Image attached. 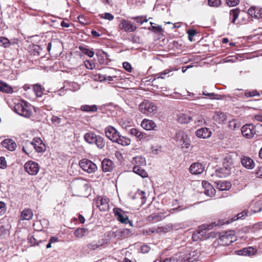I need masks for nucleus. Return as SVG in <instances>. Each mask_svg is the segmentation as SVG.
Here are the masks:
<instances>
[{
	"label": "nucleus",
	"instance_id": "f257e3e1",
	"mask_svg": "<svg viewBox=\"0 0 262 262\" xmlns=\"http://www.w3.org/2000/svg\"><path fill=\"white\" fill-rule=\"evenodd\" d=\"M241 132L243 136L247 139H251L254 135L259 136L262 135V124L257 123L246 124L241 128Z\"/></svg>",
	"mask_w": 262,
	"mask_h": 262
},
{
	"label": "nucleus",
	"instance_id": "f03ea898",
	"mask_svg": "<svg viewBox=\"0 0 262 262\" xmlns=\"http://www.w3.org/2000/svg\"><path fill=\"white\" fill-rule=\"evenodd\" d=\"M83 138L86 143L89 144H95L99 149L103 148L105 144L103 138L96 135L93 132L85 133Z\"/></svg>",
	"mask_w": 262,
	"mask_h": 262
},
{
	"label": "nucleus",
	"instance_id": "7ed1b4c3",
	"mask_svg": "<svg viewBox=\"0 0 262 262\" xmlns=\"http://www.w3.org/2000/svg\"><path fill=\"white\" fill-rule=\"evenodd\" d=\"M32 106L25 101L15 104L14 106L15 112L26 118H29L32 116Z\"/></svg>",
	"mask_w": 262,
	"mask_h": 262
},
{
	"label": "nucleus",
	"instance_id": "20e7f679",
	"mask_svg": "<svg viewBox=\"0 0 262 262\" xmlns=\"http://www.w3.org/2000/svg\"><path fill=\"white\" fill-rule=\"evenodd\" d=\"M26 147L33 148L38 152H43L46 149L45 144L39 138H35L32 141H27Z\"/></svg>",
	"mask_w": 262,
	"mask_h": 262
},
{
	"label": "nucleus",
	"instance_id": "39448f33",
	"mask_svg": "<svg viewBox=\"0 0 262 262\" xmlns=\"http://www.w3.org/2000/svg\"><path fill=\"white\" fill-rule=\"evenodd\" d=\"M139 110L147 115H152L157 112V106L148 100H144L139 105Z\"/></svg>",
	"mask_w": 262,
	"mask_h": 262
},
{
	"label": "nucleus",
	"instance_id": "423d86ee",
	"mask_svg": "<svg viewBox=\"0 0 262 262\" xmlns=\"http://www.w3.org/2000/svg\"><path fill=\"white\" fill-rule=\"evenodd\" d=\"M80 167L89 173L95 172L97 169V165L88 159H83L79 162Z\"/></svg>",
	"mask_w": 262,
	"mask_h": 262
},
{
	"label": "nucleus",
	"instance_id": "0eeeda50",
	"mask_svg": "<svg viewBox=\"0 0 262 262\" xmlns=\"http://www.w3.org/2000/svg\"><path fill=\"white\" fill-rule=\"evenodd\" d=\"M104 133L106 137L113 142H115L120 135L117 129L111 125H109L105 128Z\"/></svg>",
	"mask_w": 262,
	"mask_h": 262
},
{
	"label": "nucleus",
	"instance_id": "6e6552de",
	"mask_svg": "<svg viewBox=\"0 0 262 262\" xmlns=\"http://www.w3.org/2000/svg\"><path fill=\"white\" fill-rule=\"evenodd\" d=\"M114 211L117 220L121 223H129L130 226H133L132 222L129 220L128 216L126 212L119 208H114Z\"/></svg>",
	"mask_w": 262,
	"mask_h": 262
},
{
	"label": "nucleus",
	"instance_id": "1a4fd4ad",
	"mask_svg": "<svg viewBox=\"0 0 262 262\" xmlns=\"http://www.w3.org/2000/svg\"><path fill=\"white\" fill-rule=\"evenodd\" d=\"M96 206L101 211H105L108 210V199L104 196H99L95 199Z\"/></svg>",
	"mask_w": 262,
	"mask_h": 262
},
{
	"label": "nucleus",
	"instance_id": "9d476101",
	"mask_svg": "<svg viewBox=\"0 0 262 262\" xmlns=\"http://www.w3.org/2000/svg\"><path fill=\"white\" fill-rule=\"evenodd\" d=\"M197 252L194 250H188L185 253H181L180 258L182 262H193L197 258Z\"/></svg>",
	"mask_w": 262,
	"mask_h": 262
},
{
	"label": "nucleus",
	"instance_id": "9b49d317",
	"mask_svg": "<svg viewBox=\"0 0 262 262\" xmlns=\"http://www.w3.org/2000/svg\"><path fill=\"white\" fill-rule=\"evenodd\" d=\"M220 239L225 245H229L235 241L233 231L223 232L220 236Z\"/></svg>",
	"mask_w": 262,
	"mask_h": 262
},
{
	"label": "nucleus",
	"instance_id": "f8f14e48",
	"mask_svg": "<svg viewBox=\"0 0 262 262\" xmlns=\"http://www.w3.org/2000/svg\"><path fill=\"white\" fill-rule=\"evenodd\" d=\"M25 171L30 175H36L39 171L38 164L34 161H28L24 165Z\"/></svg>",
	"mask_w": 262,
	"mask_h": 262
},
{
	"label": "nucleus",
	"instance_id": "ddd939ff",
	"mask_svg": "<svg viewBox=\"0 0 262 262\" xmlns=\"http://www.w3.org/2000/svg\"><path fill=\"white\" fill-rule=\"evenodd\" d=\"M207 228L206 226L201 227L200 229L196 230L192 234V238L193 241L204 240L208 237L206 235Z\"/></svg>",
	"mask_w": 262,
	"mask_h": 262
},
{
	"label": "nucleus",
	"instance_id": "4468645a",
	"mask_svg": "<svg viewBox=\"0 0 262 262\" xmlns=\"http://www.w3.org/2000/svg\"><path fill=\"white\" fill-rule=\"evenodd\" d=\"M133 200H136L137 203L142 206L144 204L146 201L145 192L142 190H138L131 197Z\"/></svg>",
	"mask_w": 262,
	"mask_h": 262
},
{
	"label": "nucleus",
	"instance_id": "2eb2a0df",
	"mask_svg": "<svg viewBox=\"0 0 262 262\" xmlns=\"http://www.w3.org/2000/svg\"><path fill=\"white\" fill-rule=\"evenodd\" d=\"M176 138L178 140L183 141L184 147L188 148L190 145L189 138L188 135L184 131L179 130L176 133Z\"/></svg>",
	"mask_w": 262,
	"mask_h": 262
},
{
	"label": "nucleus",
	"instance_id": "dca6fc26",
	"mask_svg": "<svg viewBox=\"0 0 262 262\" xmlns=\"http://www.w3.org/2000/svg\"><path fill=\"white\" fill-rule=\"evenodd\" d=\"M205 169V166L202 163L196 162L192 164L189 168V171L193 174H201Z\"/></svg>",
	"mask_w": 262,
	"mask_h": 262
},
{
	"label": "nucleus",
	"instance_id": "f3484780",
	"mask_svg": "<svg viewBox=\"0 0 262 262\" xmlns=\"http://www.w3.org/2000/svg\"><path fill=\"white\" fill-rule=\"evenodd\" d=\"M113 233L114 236L118 238L127 237L130 236L132 234L130 229L126 228L116 229L115 231H113Z\"/></svg>",
	"mask_w": 262,
	"mask_h": 262
},
{
	"label": "nucleus",
	"instance_id": "a211bd4d",
	"mask_svg": "<svg viewBox=\"0 0 262 262\" xmlns=\"http://www.w3.org/2000/svg\"><path fill=\"white\" fill-rule=\"evenodd\" d=\"M212 135L211 131L207 127H202L197 129L195 135L200 138L206 139L209 138Z\"/></svg>",
	"mask_w": 262,
	"mask_h": 262
},
{
	"label": "nucleus",
	"instance_id": "6ab92c4d",
	"mask_svg": "<svg viewBox=\"0 0 262 262\" xmlns=\"http://www.w3.org/2000/svg\"><path fill=\"white\" fill-rule=\"evenodd\" d=\"M173 70H174V69H173V68H168V69H165L161 72H159L158 73L154 75L155 78L153 79L152 78H150L149 81L153 82L155 81H156V80L157 79L161 78V79H164L166 78V77H169L170 75H169V74L170 72H172Z\"/></svg>",
	"mask_w": 262,
	"mask_h": 262
},
{
	"label": "nucleus",
	"instance_id": "aec40b11",
	"mask_svg": "<svg viewBox=\"0 0 262 262\" xmlns=\"http://www.w3.org/2000/svg\"><path fill=\"white\" fill-rule=\"evenodd\" d=\"M204 189V193L209 196H212L215 194V190L213 187L207 181H203L202 183Z\"/></svg>",
	"mask_w": 262,
	"mask_h": 262
},
{
	"label": "nucleus",
	"instance_id": "412c9836",
	"mask_svg": "<svg viewBox=\"0 0 262 262\" xmlns=\"http://www.w3.org/2000/svg\"><path fill=\"white\" fill-rule=\"evenodd\" d=\"M248 13L252 17L259 19L262 17V9L259 7H251L248 9Z\"/></svg>",
	"mask_w": 262,
	"mask_h": 262
},
{
	"label": "nucleus",
	"instance_id": "4be33fe9",
	"mask_svg": "<svg viewBox=\"0 0 262 262\" xmlns=\"http://www.w3.org/2000/svg\"><path fill=\"white\" fill-rule=\"evenodd\" d=\"M120 28L124 29L126 32H133L136 30V27L133 25L130 21L123 19L119 25Z\"/></svg>",
	"mask_w": 262,
	"mask_h": 262
},
{
	"label": "nucleus",
	"instance_id": "5701e85b",
	"mask_svg": "<svg viewBox=\"0 0 262 262\" xmlns=\"http://www.w3.org/2000/svg\"><path fill=\"white\" fill-rule=\"evenodd\" d=\"M241 162L242 165L247 169H253L255 166L253 160L246 156H242Z\"/></svg>",
	"mask_w": 262,
	"mask_h": 262
},
{
	"label": "nucleus",
	"instance_id": "b1692460",
	"mask_svg": "<svg viewBox=\"0 0 262 262\" xmlns=\"http://www.w3.org/2000/svg\"><path fill=\"white\" fill-rule=\"evenodd\" d=\"M231 173V169L226 166H223L215 170V174L219 178H225Z\"/></svg>",
	"mask_w": 262,
	"mask_h": 262
},
{
	"label": "nucleus",
	"instance_id": "393cba45",
	"mask_svg": "<svg viewBox=\"0 0 262 262\" xmlns=\"http://www.w3.org/2000/svg\"><path fill=\"white\" fill-rule=\"evenodd\" d=\"M235 252L239 255L251 256L254 255L256 252V250L252 247H248L243 248L241 250L236 251Z\"/></svg>",
	"mask_w": 262,
	"mask_h": 262
},
{
	"label": "nucleus",
	"instance_id": "a878e982",
	"mask_svg": "<svg viewBox=\"0 0 262 262\" xmlns=\"http://www.w3.org/2000/svg\"><path fill=\"white\" fill-rule=\"evenodd\" d=\"M101 166L103 171H112L114 168V163L108 159H104L101 162Z\"/></svg>",
	"mask_w": 262,
	"mask_h": 262
},
{
	"label": "nucleus",
	"instance_id": "bb28decb",
	"mask_svg": "<svg viewBox=\"0 0 262 262\" xmlns=\"http://www.w3.org/2000/svg\"><path fill=\"white\" fill-rule=\"evenodd\" d=\"M2 145L3 147L6 148L10 151H13L16 147V144L12 139H5L2 142Z\"/></svg>",
	"mask_w": 262,
	"mask_h": 262
},
{
	"label": "nucleus",
	"instance_id": "cd10ccee",
	"mask_svg": "<svg viewBox=\"0 0 262 262\" xmlns=\"http://www.w3.org/2000/svg\"><path fill=\"white\" fill-rule=\"evenodd\" d=\"M213 119L219 123H224L227 120V115L221 112H215L213 116Z\"/></svg>",
	"mask_w": 262,
	"mask_h": 262
},
{
	"label": "nucleus",
	"instance_id": "c85d7f7f",
	"mask_svg": "<svg viewBox=\"0 0 262 262\" xmlns=\"http://www.w3.org/2000/svg\"><path fill=\"white\" fill-rule=\"evenodd\" d=\"M141 125L143 128L147 130H152L156 126L155 123L153 121L146 119H144L142 121Z\"/></svg>",
	"mask_w": 262,
	"mask_h": 262
},
{
	"label": "nucleus",
	"instance_id": "c756f323",
	"mask_svg": "<svg viewBox=\"0 0 262 262\" xmlns=\"http://www.w3.org/2000/svg\"><path fill=\"white\" fill-rule=\"evenodd\" d=\"M129 133L132 136L135 137L138 140H141L144 137H145V134L140 132L137 128H132L129 131Z\"/></svg>",
	"mask_w": 262,
	"mask_h": 262
},
{
	"label": "nucleus",
	"instance_id": "7c9ffc66",
	"mask_svg": "<svg viewBox=\"0 0 262 262\" xmlns=\"http://www.w3.org/2000/svg\"><path fill=\"white\" fill-rule=\"evenodd\" d=\"M33 214L30 209L26 208L24 209L20 215V220H30L32 219Z\"/></svg>",
	"mask_w": 262,
	"mask_h": 262
},
{
	"label": "nucleus",
	"instance_id": "2f4dec72",
	"mask_svg": "<svg viewBox=\"0 0 262 262\" xmlns=\"http://www.w3.org/2000/svg\"><path fill=\"white\" fill-rule=\"evenodd\" d=\"M114 143H117L122 146H127L130 144V139L128 137L120 135L119 137H118Z\"/></svg>",
	"mask_w": 262,
	"mask_h": 262
},
{
	"label": "nucleus",
	"instance_id": "473e14b6",
	"mask_svg": "<svg viewBox=\"0 0 262 262\" xmlns=\"http://www.w3.org/2000/svg\"><path fill=\"white\" fill-rule=\"evenodd\" d=\"M173 227L171 224H168L164 226L158 227L156 229V232L159 234L166 233L170 231L173 228Z\"/></svg>",
	"mask_w": 262,
	"mask_h": 262
},
{
	"label": "nucleus",
	"instance_id": "72a5a7b5",
	"mask_svg": "<svg viewBox=\"0 0 262 262\" xmlns=\"http://www.w3.org/2000/svg\"><path fill=\"white\" fill-rule=\"evenodd\" d=\"M133 163L135 165L134 166L141 167L144 166L146 164L145 158L141 156H137L133 159Z\"/></svg>",
	"mask_w": 262,
	"mask_h": 262
},
{
	"label": "nucleus",
	"instance_id": "f704fd0d",
	"mask_svg": "<svg viewBox=\"0 0 262 262\" xmlns=\"http://www.w3.org/2000/svg\"><path fill=\"white\" fill-rule=\"evenodd\" d=\"M0 91L6 93H12L13 92L12 87L1 81H0Z\"/></svg>",
	"mask_w": 262,
	"mask_h": 262
},
{
	"label": "nucleus",
	"instance_id": "c9c22d12",
	"mask_svg": "<svg viewBox=\"0 0 262 262\" xmlns=\"http://www.w3.org/2000/svg\"><path fill=\"white\" fill-rule=\"evenodd\" d=\"M133 171L142 178H146L148 176L147 172L141 167L134 166Z\"/></svg>",
	"mask_w": 262,
	"mask_h": 262
},
{
	"label": "nucleus",
	"instance_id": "e433bc0d",
	"mask_svg": "<svg viewBox=\"0 0 262 262\" xmlns=\"http://www.w3.org/2000/svg\"><path fill=\"white\" fill-rule=\"evenodd\" d=\"M239 10L238 8L233 9L230 11V18L231 19V23L235 24L236 20L238 17Z\"/></svg>",
	"mask_w": 262,
	"mask_h": 262
},
{
	"label": "nucleus",
	"instance_id": "4c0bfd02",
	"mask_svg": "<svg viewBox=\"0 0 262 262\" xmlns=\"http://www.w3.org/2000/svg\"><path fill=\"white\" fill-rule=\"evenodd\" d=\"M178 121L183 124H187L191 120V117L185 114H180L178 116Z\"/></svg>",
	"mask_w": 262,
	"mask_h": 262
},
{
	"label": "nucleus",
	"instance_id": "58836bf2",
	"mask_svg": "<svg viewBox=\"0 0 262 262\" xmlns=\"http://www.w3.org/2000/svg\"><path fill=\"white\" fill-rule=\"evenodd\" d=\"M80 110L83 112H95L97 111V107L96 105H82Z\"/></svg>",
	"mask_w": 262,
	"mask_h": 262
},
{
	"label": "nucleus",
	"instance_id": "ea45409f",
	"mask_svg": "<svg viewBox=\"0 0 262 262\" xmlns=\"http://www.w3.org/2000/svg\"><path fill=\"white\" fill-rule=\"evenodd\" d=\"M203 95L208 96L209 99L212 100H221L223 99V96L222 95L216 94L213 93H209L203 91Z\"/></svg>",
	"mask_w": 262,
	"mask_h": 262
},
{
	"label": "nucleus",
	"instance_id": "a19ab883",
	"mask_svg": "<svg viewBox=\"0 0 262 262\" xmlns=\"http://www.w3.org/2000/svg\"><path fill=\"white\" fill-rule=\"evenodd\" d=\"M240 126V123L235 119H233L228 122V127L231 129H236Z\"/></svg>",
	"mask_w": 262,
	"mask_h": 262
},
{
	"label": "nucleus",
	"instance_id": "79ce46f5",
	"mask_svg": "<svg viewBox=\"0 0 262 262\" xmlns=\"http://www.w3.org/2000/svg\"><path fill=\"white\" fill-rule=\"evenodd\" d=\"M28 239L29 241V243L30 244L31 246H36L38 245L39 242H41L40 239H38L35 237V235H31L29 234L28 236Z\"/></svg>",
	"mask_w": 262,
	"mask_h": 262
},
{
	"label": "nucleus",
	"instance_id": "37998d69",
	"mask_svg": "<svg viewBox=\"0 0 262 262\" xmlns=\"http://www.w3.org/2000/svg\"><path fill=\"white\" fill-rule=\"evenodd\" d=\"M33 90L37 97H41L42 94V88L40 85L35 84L32 86Z\"/></svg>",
	"mask_w": 262,
	"mask_h": 262
},
{
	"label": "nucleus",
	"instance_id": "c03bdc74",
	"mask_svg": "<svg viewBox=\"0 0 262 262\" xmlns=\"http://www.w3.org/2000/svg\"><path fill=\"white\" fill-rule=\"evenodd\" d=\"M9 233V230L6 229L5 226H2L0 227V240L6 238Z\"/></svg>",
	"mask_w": 262,
	"mask_h": 262
},
{
	"label": "nucleus",
	"instance_id": "a18cd8bd",
	"mask_svg": "<svg viewBox=\"0 0 262 262\" xmlns=\"http://www.w3.org/2000/svg\"><path fill=\"white\" fill-rule=\"evenodd\" d=\"M79 49L83 54L88 55L90 57H92L94 55V52L93 51H91L85 47L80 46Z\"/></svg>",
	"mask_w": 262,
	"mask_h": 262
},
{
	"label": "nucleus",
	"instance_id": "49530a36",
	"mask_svg": "<svg viewBox=\"0 0 262 262\" xmlns=\"http://www.w3.org/2000/svg\"><path fill=\"white\" fill-rule=\"evenodd\" d=\"M219 189L221 190H228L231 187V183L229 182H222L218 184Z\"/></svg>",
	"mask_w": 262,
	"mask_h": 262
},
{
	"label": "nucleus",
	"instance_id": "de8ad7c7",
	"mask_svg": "<svg viewBox=\"0 0 262 262\" xmlns=\"http://www.w3.org/2000/svg\"><path fill=\"white\" fill-rule=\"evenodd\" d=\"M86 230H87L85 228L77 229L74 231V235L78 238L82 237L84 236Z\"/></svg>",
	"mask_w": 262,
	"mask_h": 262
},
{
	"label": "nucleus",
	"instance_id": "09e8293b",
	"mask_svg": "<svg viewBox=\"0 0 262 262\" xmlns=\"http://www.w3.org/2000/svg\"><path fill=\"white\" fill-rule=\"evenodd\" d=\"M102 246V244H98L96 242H92L90 243H89L87 245V247L89 249L91 250H96Z\"/></svg>",
	"mask_w": 262,
	"mask_h": 262
},
{
	"label": "nucleus",
	"instance_id": "8fccbe9b",
	"mask_svg": "<svg viewBox=\"0 0 262 262\" xmlns=\"http://www.w3.org/2000/svg\"><path fill=\"white\" fill-rule=\"evenodd\" d=\"M132 19L135 20L137 23L142 24L144 22H147L148 19L143 16H139L132 17Z\"/></svg>",
	"mask_w": 262,
	"mask_h": 262
},
{
	"label": "nucleus",
	"instance_id": "3c124183",
	"mask_svg": "<svg viewBox=\"0 0 262 262\" xmlns=\"http://www.w3.org/2000/svg\"><path fill=\"white\" fill-rule=\"evenodd\" d=\"M246 215H247V212L246 211H243L242 212L237 214L236 216L232 218L231 219L232 221L231 222H232L236 221L238 219H243L244 216Z\"/></svg>",
	"mask_w": 262,
	"mask_h": 262
},
{
	"label": "nucleus",
	"instance_id": "603ef678",
	"mask_svg": "<svg viewBox=\"0 0 262 262\" xmlns=\"http://www.w3.org/2000/svg\"><path fill=\"white\" fill-rule=\"evenodd\" d=\"M208 5L211 7H217L221 5V0H208Z\"/></svg>",
	"mask_w": 262,
	"mask_h": 262
},
{
	"label": "nucleus",
	"instance_id": "864d4df0",
	"mask_svg": "<svg viewBox=\"0 0 262 262\" xmlns=\"http://www.w3.org/2000/svg\"><path fill=\"white\" fill-rule=\"evenodd\" d=\"M7 207L6 204L2 201H0V215H4L6 211Z\"/></svg>",
	"mask_w": 262,
	"mask_h": 262
},
{
	"label": "nucleus",
	"instance_id": "5fc2aeb1",
	"mask_svg": "<svg viewBox=\"0 0 262 262\" xmlns=\"http://www.w3.org/2000/svg\"><path fill=\"white\" fill-rule=\"evenodd\" d=\"M84 65L88 69L90 70L94 69L95 67L94 62L90 60H86L84 62Z\"/></svg>",
	"mask_w": 262,
	"mask_h": 262
},
{
	"label": "nucleus",
	"instance_id": "6e6d98bb",
	"mask_svg": "<svg viewBox=\"0 0 262 262\" xmlns=\"http://www.w3.org/2000/svg\"><path fill=\"white\" fill-rule=\"evenodd\" d=\"M149 221H155L156 222L161 220V217L159 215L151 214L148 216Z\"/></svg>",
	"mask_w": 262,
	"mask_h": 262
},
{
	"label": "nucleus",
	"instance_id": "4d7b16f0",
	"mask_svg": "<svg viewBox=\"0 0 262 262\" xmlns=\"http://www.w3.org/2000/svg\"><path fill=\"white\" fill-rule=\"evenodd\" d=\"M239 0H226V4L230 7H234L239 3Z\"/></svg>",
	"mask_w": 262,
	"mask_h": 262
},
{
	"label": "nucleus",
	"instance_id": "13d9d810",
	"mask_svg": "<svg viewBox=\"0 0 262 262\" xmlns=\"http://www.w3.org/2000/svg\"><path fill=\"white\" fill-rule=\"evenodd\" d=\"M61 118L57 116H53L51 118V121L53 124L55 125H57L60 123L61 122Z\"/></svg>",
	"mask_w": 262,
	"mask_h": 262
},
{
	"label": "nucleus",
	"instance_id": "bf43d9fd",
	"mask_svg": "<svg viewBox=\"0 0 262 262\" xmlns=\"http://www.w3.org/2000/svg\"><path fill=\"white\" fill-rule=\"evenodd\" d=\"M188 34V38L190 41H192V37L195 36L196 34V31L194 29H189L187 31Z\"/></svg>",
	"mask_w": 262,
	"mask_h": 262
},
{
	"label": "nucleus",
	"instance_id": "052dcab7",
	"mask_svg": "<svg viewBox=\"0 0 262 262\" xmlns=\"http://www.w3.org/2000/svg\"><path fill=\"white\" fill-rule=\"evenodd\" d=\"M82 186V181L79 180H74L72 183V187L76 188L77 187H81Z\"/></svg>",
	"mask_w": 262,
	"mask_h": 262
},
{
	"label": "nucleus",
	"instance_id": "680f3d73",
	"mask_svg": "<svg viewBox=\"0 0 262 262\" xmlns=\"http://www.w3.org/2000/svg\"><path fill=\"white\" fill-rule=\"evenodd\" d=\"M123 67L127 72H130L132 70V68L130 64L128 62H124L123 63Z\"/></svg>",
	"mask_w": 262,
	"mask_h": 262
},
{
	"label": "nucleus",
	"instance_id": "e2e57ef3",
	"mask_svg": "<svg viewBox=\"0 0 262 262\" xmlns=\"http://www.w3.org/2000/svg\"><path fill=\"white\" fill-rule=\"evenodd\" d=\"M150 248L149 246L146 245H144L141 246L140 250L141 252L143 253H146L149 251Z\"/></svg>",
	"mask_w": 262,
	"mask_h": 262
},
{
	"label": "nucleus",
	"instance_id": "0e129e2a",
	"mask_svg": "<svg viewBox=\"0 0 262 262\" xmlns=\"http://www.w3.org/2000/svg\"><path fill=\"white\" fill-rule=\"evenodd\" d=\"M7 167V163L4 157H0V168L4 169Z\"/></svg>",
	"mask_w": 262,
	"mask_h": 262
},
{
	"label": "nucleus",
	"instance_id": "69168bd1",
	"mask_svg": "<svg viewBox=\"0 0 262 262\" xmlns=\"http://www.w3.org/2000/svg\"><path fill=\"white\" fill-rule=\"evenodd\" d=\"M104 15L103 18L109 20H112L114 18V16L110 13H105Z\"/></svg>",
	"mask_w": 262,
	"mask_h": 262
},
{
	"label": "nucleus",
	"instance_id": "338daca9",
	"mask_svg": "<svg viewBox=\"0 0 262 262\" xmlns=\"http://www.w3.org/2000/svg\"><path fill=\"white\" fill-rule=\"evenodd\" d=\"M256 176L257 178H262V166L258 167L256 171Z\"/></svg>",
	"mask_w": 262,
	"mask_h": 262
},
{
	"label": "nucleus",
	"instance_id": "774afa93",
	"mask_svg": "<svg viewBox=\"0 0 262 262\" xmlns=\"http://www.w3.org/2000/svg\"><path fill=\"white\" fill-rule=\"evenodd\" d=\"M0 41L3 43V45L6 47L7 45L9 44V40L6 38H1Z\"/></svg>",
	"mask_w": 262,
	"mask_h": 262
}]
</instances>
